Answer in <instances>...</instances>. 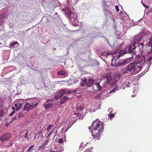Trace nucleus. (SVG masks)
<instances>
[{"label": "nucleus", "instance_id": "obj_15", "mask_svg": "<svg viewBox=\"0 0 152 152\" xmlns=\"http://www.w3.org/2000/svg\"><path fill=\"white\" fill-rule=\"evenodd\" d=\"M22 105V104L21 102H19L15 104V106L17 110H18L21 107Z\"/></svg>", "mask_w": 152, "mask_h": 152}, {"label": "nucleus", "instance_id": "obj_11", "mask_svg": "<svg viewBox=\"0 0 152 152\" xmlns=\"http://www.w3.org/2000/svg\"><path fill=\"white\" fill-rule=\"evenodd\" d=\"M135 44H136L134 43H132L130 45L128 48V51L129 53H132L133 50L136 48V47L135 46Z\"/></svg>", "mask_w": 152, "mask_h": 152}, {"label": "nucleus", "instance_id": "obj_45", "mask_svg": "<svg viewBox=\"0 0 152 152\" xmlns=\"http://www.w3.org/2000/svg\"><path fill=\"white\" fill-rule=\"evenodd\" d=\"M85 83L84 82H82V83H81V84H80V85L81 86H84L85 85V83Z\"/></svg>", "mask_w": 152, "mask_h": 152}, {"label": "nucleus", "instance_id": "obj_37", "mask_svg": "<svg viewBox=\"0 0 152 152\" xmlns=\"http://www.w3.org/2000/svg\"><path fill=\"white\" fill-rule=\"evenodd\" d=\"M117 90V89L116 88H113L110 92V93H111L113 92H114L115 91Z\"/></svg>", "mask_w": 152, "mask_h": 152}, {"label": "nucleus", "instance_id": "obj_19", "mask_svg": "<svg viewBox=\"0 0 152 152\" xmlns=\"http://www.w3.org/2000/svg\"><path fill=\"white\" fill-rule=\"evenodd\" d=\"M68 99V98L67 96H64L60 101V104H64Z\"/></svg>", "mask_w": 152, "mask_h": 152}, {"label": "nucleus", "instance_id": "obj_25", "mask_svg": "<svg viewBox=\"0 0 152 152\" xmlns=\"http://www.w3.org/2000/svg\"><path fill=\"white\" fill-rule=\"evenodd\" d=\"M54 99V101L57 100L58 99H60L61 98L60 96L58 94V95L55 96L53 98Z\"/></svg>", "mask_w": 152, "mask_h": 152}, {"label": "nucleus", "instance_id": "obj_41", "mask_svg": "<svg viewBox=\"0 0 152 152\" xmlns=\"http://www.w3.org/2000/svg\"><path fill=\"white\" fill-rule=\"evenodd\" d=\"M63 142V140L62 139H59L58 142L59 143H61Z\"/></svg>", "mask_w": 152, "mask_h": 152}, {"label": "nucleus", "instance_id": "obj_7", "mask_svg": "<svg viewBox=\"0 0 152 152\" xmlns=\"http://www.w3.org/2000/svg\"><path fill=\"white\" fill-rule=\"evenodd\" d=\"M83 82L86 83V85L87 86L90 87L94 84V80L93 78H91L87 81V79L85 78L84 79Z\"/></svg>", "mask_w": 152, "mask_h": 152}, {"label": "nucleus", "instance_id": "obj_53", "mask_svg": "<svg viewBox=\"0 0 152 152\" xmlns=\"http://www.w3.org/2000/svg\"><path fill=\"white\" fill-rule=\"evenodd\" d=\"M86 143L87 144H88V142H86Z\"/></svg>", "mask_w": 152, "mask_h": 152}, {"label": "nucleus", "instance_id": "obj_33", "mask_svg": "<svg viewBox=\"0 0 152 152\" xmlns=\"http://www.w3.org/2000/svg\"><path fill=\"white\" fill-rule=\"evenodd\" d=\"M143 6L145 8H149V6L148 5H146V4L143 3L142 2H141Z\"/></svg>", "mask_w": 152, "mask_h": 152}, {"label": "nucleus", "instance_id": "obj_32", "mask_svg": "<svg viewBox=\"0 0 152 152\" xmlns=\"http://www.w3.org/2000/svg\"><path fill=\"white\" fill-rule=\"evenodd\" d=\"M152 56H151L148 59V62H149L150 64L152 63Z\"/></svg>", "mask_w": 152, "mask_h": 152}, {"label": "nucleus", "instance_id": "obj_23", "mask_svg": "<svg viewBox=\"0 0 152 152\" xmlns=\"http://www.w3.org/2000/svg\"><path fill=\"white\" fill-rule=\"evenodd\" d=\"M95 85L96 86V87L97 88V89L95 90L96 91L97 90V91H99L102 88V87L100 85L99 83H97L96 84H95Z\"/></svg>", "mask_w": 152, "mask_h": 152}, {"label": "nucleus", "instance_id": "obj_31", "mask_svg": "<svg viewBox=\"0 0 152 152\" xmlns=\"http://www.w3.org/2000/svg\"><path fill=\"white\" fill-rule=\"evenodd\" d=\"M34 147V145H31V146L29 147L28 149V152L30 151H31V150Z\"/></svg>", "mask_w": 152, "mask_h": 152}, {"label": "nucleus", "instance_id": "obj_50", "mask_svg": "<svg viewBox=\"0 0 152 152\" xmlns=\"http://www.w3.org/2000/svg\"><path fill=\"white\" fill-rule=\"evenodd\" d=\"M82 110V108L81 107L79 109H78L79 110Z\"/></svg>", "mask_w": 152, "mask_h": 152}, {"label": "nucleus", "instance_id": "obj_36", "mask_svg": "<svg viewBox=\"0 0 152 152\" xmlns=\"http://www.w3.org/2000/svg\"><path fill=\"white\" fill-rule=\"evenodd\" d=\"M67 12V17L69 18L71 15V12L70 11H69Z\"/></svg>", "mask_w": 152, "mask_h": 152}, {"label": "nucleus", "instance_id": "obj_27", "mask_svg": "<svg viewBox=\"0 0 152 152\" xmlns=\"http://www.w3.org/2000/svg\"><path fill=\"white\" fill-rule=\"evenodd\" d=\"M16 44L18 45V43L16 41L15 42H14L12 43H10L9 45V47H13Z\"/></svg>", "mask_w": 152, "mask_h": 152}, {"label": "nucleus", "instance_id": "obj_34", "mask_svg": "<svg viewBox=\"0 0 152 152\" xmlns=\"http://www.w3.org/2000/svg\"><path fill=\"white\" fill-rule=\"evenodd\" d=\"M52 126L51 125H49L47 129V131L48 132H49L50 130L51 129V128L52 127Z\"/></svg>", "mask_w": 152, "mask_h": 152}, {"label": "nucleus", "instance_id": "obj_6", "mask_svg": "<svg viewBox=\"0 0 152 152\" xmlns=\"http://www.w3.org/2000/svg\"><path fill=\"white\" fill-rule=\"evenodd\" d=\"M12 134L10 133H5L2 135L0 137V140L4 141L9 140L11 137Z\"/></svg>", "mask_w": 152, "mask_h": 152}, {"label": "nucleus", "instance_id": "obj_40", "mask_svg": "<svg viewBox=\"0 0 152 152\" xmlns=\"http://www.w3.org/2000/svg\"><path fill=\"white\" fill-rule=\"evenodd\" d=\"M115 8L116 11H117V12H119V10L118 6H115Z\"/></svg>", "mask_w": 152, "mask_h": 152}, {"label": "nucleus", "instance_id": "obj_43", "mask_svg": "<svg viewBox=\"0 0 152 152\" xmlns=\"http://www.w3.org/2000/svg\"><path fill=\"white\" fill-rule=\"evenodd\" d=\"M113 54V52H108L107 53V55H111Z\"/></svg>", "mask_w": 152, "mask_h": 152}, {"label": "nucleus", "instance_id": "obj_21", "mask_svg": "<svg viewBox=\"0 0 152 152\" xmlns=\"http://www.w3.org/2000/svg\"><path fill=\"white\" fill-rule=\"evenodd\" d=\"M113 78L115 81V83H116L117 81L119 80L120 78V76L119 74H117L115 75V76H113Z\"/></svg>", "mask_w": 152, "mask_h": 152}, {"label": "nucleus", "instance_id": "obj_16", "mask_svg": "<svg viewBox=\"0 0 152 152\" xmlns=\"http://www.w3.org/2000/svg\"><path fill=\"white\" fill-rule=\"evenodd\" d=\"M65 90L64 89H61L60 91L58 92V94L62 98L64 94H65Z\"/></svg>", "mask_w": 152, "mask_h": 152}, {"label": "nucleus", "instance_id": "obj_54", "mask_svg": "<svg viewBox=\"0 0 152 152\" xmlns=\"http://www.w3.org/2000/svg\"><path fill=\"white\" fill-rule=\"evenodd\" d=\"M57 130H56V133H57Z\"/></svg>", "mask_w": 152, "mask_h": 152}, {"label": "nucleus", "instance_id": "obj_20", "mask_svg": "<svg viewBox=\"0 0 152 152\" xmlns=\"http://www.w3.org/2000/svg\"><path fill=\"white\" fill-rule=\"evenodd\" d=\"M66 73L64 70H61L57 72V75H62L63 76H65L66 75Z\"/></svg>", "mask_w": 152, "mask_h": 152}, {"label": "nucleus", "instance_id": "obj_13", "mask_svg": "<svg viewBox=\"0 0 152 152\" xmlns=\"http://www.w3.org/2000/svg\"><path fill=\"white\" fill-rule=\"evenodd\" d=\"M147 45L148 47H151L152 46V37L147 39Z\"/></svg>", "mask_w": 152, "mask_h": 152}, {"label": "nucleus", "instance_id": "obj_46", "mask_svg": "<svg viewBox=\"0 0 152 152\" xmlns=\"http://www.w3.org/2000/svg\"><path fill=\"white\" fill-rule=\"evenodd\" d=\"M77 116H78V117H80L81 116V113H79L78 114H77Z\"/></svg>", "mask_w": 152, "mask_h": 152}, {"label": "nucleus", "instance_id": "obj_8", "mask_svg": "<svg viewBox=\"0 0 152 152\" xmlns=\"http://www.w3.org/2000/svg\"><path fill=\"white\" fill-rule=\"evenodd\" d=\"M33 105H31L28 103H26L24 105L23 111L26 112V113L33 109Z\"/></svg>", "mask_w": 152, "mask_h": 152}, {"label": "nucleus", "instance_id": "obj_2", "mask_svg": "<svg viewBox=\"0 0 152 152\" xmlns=\"http://www.w3.org/2000/svg\"><path fill=\"white\" fill-rule=\"evenodd\" d=\"M136 62L137 64H140V65H143L145 62V58L144 56L137 55L136 56Z\"/></svg>", "mask_w": 152, "mask_h": 152}, {"label": "nucleus", "instance_id": "obj_47", "mask_svg": "<svg viewBox=\"0 0 152 152\" xmlns=\"http://www.w3.org/2000/svg\"><path fill=\"white\" fill-rule=\"evenodd\" d=\"M151 47L150 50V52L152 53V46H151Z\"/></svg>", "mask_w": 152, "mask_h": 152}, {"label": "nucleus", "instance_id": "obj_5", "mask_svg": "<svg viewBox=\"0 0 152 152\" xmlns=\"http://www.w3.org/2000/svg\"><path fill=\"white\" fill-rule=\"evenodd\" d=\"M95 124V126L94 128V129L99 130L102 132L104 130V125L103 123L101 122H94V124Z\"/></svg>", "mask_w": 152, "mask_h": 152}, {"label": "nucleus", "instance_id": "obj_10", "mask_svg": "<svg viewBox=\"0 0 152 152\" xmlns=\"http://www.w3.org/2000/svg\"><path fill=\"white\" fill-rule=\"evenodd\" d=\"M142 37V36L141 34H138L136 35L134 38L133 40L134 42V43L136 44L137 42H139L140 40Z\"/></svg>", "mask_w": 152, "mask_h": 152}, {"label": "nucleus", "instance_id": "obj_51", "mask_svg": "<svg viewBox=\"0 0 152 152\" xmlns=\"http://www.w3.org/2000/svg\"><path fill=\"white\" fill-rule=\"evenodd\" d=\"M16 118V116L13 118V119L12 121L14 120Z\"/></svg>", "mask_w": 152, "mask_h": 152}, {"label": "nucleus", "instance_id": "obj_1", "mask_svg": "<svg viewBox=\"0 0 152 152\" xmlns=\"http://www.w3.org/2000/svg\"><path fill=\"white\" fill-rule=\"evenodd\" d=\"M137 68H141V67L137 65L136 61L130 63L127 66L126 68V70L127 73H133Z\"/></svg>", "mask_w": 152, "mask_h": 152}, {"label": "nucleus", "instance_id": "obj_17", "mask_svg": "<svg viewBox=\"0 0 152 152\" xmlns=\"http://www.w3.org/2000/svg\"><path fill=\"white\" fill-rule=\"evenodd\" d=\"M78 89H77L75 90L72 91L65 90V94H70L71 93H74V94H78V92H77V91H78L77 90Z\"/></svg>", "mask_w": 152, "mask_h": 152}, {"label": "nucleus", "instance_id": "obj_39", "mask_svg": "<svg viewBox=\"0 0 152 152\" xmlns=\"http://www.w3.org/2000/svg\"><path fill=\"white\" fill-rule=\"evenodd\" d=\"M28 131L26 133V134L24 137L26 138H27L28 137Z\"/></svg>", "mask_w": 152, "mask_h": 152}, {"label": "nucleus", "instance_id": "obj_26", "mask_svg": "<svg viewBox=\"0 0 152 152\" xmlns=\"http://www.w3.org/2000/svg\"><path fill=\"white\" fill-rule=\"evenodd\" d=\"M93 148L91 147L87 149H86L84 152H92Z\"/></svg>", "mask_w": 152, "mask_h": 152}, {"label": "nucleus", "instance_id": "obj_22", "mask_svg": "<svg viewBox=\"0 0 152 152\" xmlns=\"http://www.w3.org/2000/svg\"><path fill=\"white\" fill-rule=\"evenodd\" d=\"M25 111H23V110H22L19 113L18 118H20L24 116L25 114V113H24Z\"/></svg>", "mask_w": 152, "mask_h": 152}, {"label": "nucleus", "instance_id": "obj_52", "mask_svg": "<svg viewBox=\"0 0 152 152\" xmlns=\"http://www.w3.org/2000/svg\"><path fill=\"white\" fill-rule=\"evenodd\" d=\"M12 109H13V110H14V109H15V108L14 107H12Z\"/></svg>", "mask_w": 152, "mask_h": 152}, {"label": "nucleus", "instance_id": "obj_28", "mask_svg": "<svg viewBox=\"0 0 152 152\" xmlns=\"http://www.w3.org/2000/svg\"><path fill=\"white\" fill-rule=\"evenodd\" d=\"M86 143V142H82L81 143V145L80 146L79 148L81 149L82 147L83 148H84L86 145L85 144Z\"/></svg>", "mask_w": 152, "mask_h": 152}, {"label": "nucleus", "instance_id": "obj_14", "mask_svg": "<svg viewBox=\"0 0 152 152\" xmlns=\"http://www.w3.org/2000/svg\"><path fill=\"white\" fill-rule=\"evenodd\" d=\"M28 103L30 105H33V107L34 108L36 107L38 104V102H37L33 100L30 101Z\"/></svg>", "mask_w": 152, "mask_h": 152}, {"label": "nucleus", "instance_id": "obj_4", "mask_svg": "<svg viewBox=\"0 0 152 152\" xmlns=\"http://www.w3.org/2000/svg\"><path fill=\"white\" fill-rule=\"evenodd\" d=\"M102 132L101 131H99V130L94 129L92 131V135L95 140L99 139V138L101 136V134Z\"/></svg>", "mask_w": 152, "mask_h": 152}, {"label": "nucleus", "instance_id": "obj_24", "mask_svg": "<svg viewBox=\"0 0 152 152\" xmlns=\"http://www.w3.org/2000/svg\"><path fill=\"white\" fill-rule=\"evenodd\" d=\"M54 99V101L57 100L58 99H60L61 98L60 96L58 94V95L55 96L53 98Z\"/></svg>", "mask_w": 152, "mask_h": 152}, {"label": "nucleus", "instance_id": "obj_30", "mask_svg": "<svg viewBox=\"0 0 152 152\" xmlns=\"http://www.w3.org/2000/svg\"><path fill=\"white\" fill-rule=\"evenodd\" d=\"M4 114V111L1 110H0V117H2L3 116Z\"/></svg>", "mask_w": 152, "mask_h": 152}, {"label": "nucleus", "instance_id": "obj_38", "mask_svg": "<svg viewBox=\"0 0 152 152\" xmlns=\"http://www.w3.org/2000/svg\"><path fill=\"white\" fill-rule=\"evenodd\" d=\"M55 129H53L52 131H51L49 134L48 135V136L51 135L54 132Z\"/></svg>", "mask_w": 152, "mask_h": 152}, {"label": "nucleus", "instance_id": "obj_18", "mask_svg": "<svg viewBox=\"0 0 152 152\" xmlns=\"http://www.w3.org/2000/svg\"><path fill=\"white\" fill-rule=\"evenodd\" d=\"M130 61V58H126L121 63H120V65H124L128 63Z\"/></svg>", "mask_w": 152, "mask_h": 152}, {"label": "nucleus", "instance_id": "obj_49", "mask_svg": "<svg viewBox=\"0 0 152 152\" xmlns=\"http://www.w3.org/2000/svg\"><path fill=\"white\" fill-rule=\"evenodd\" d=\"M79 118L80 119H82L83 118V117L81 115V116L79 117Z\"/></svg>", "mask_w": 152, "mask_h": 152}, {"label": "nucleus", "instance_id": "obj_12", "mask_svg": "<svg viewBox=\"0 0 152 152\" xmlns=\"http://www.w3.org/2000/svg\"><path fill=\"white\" fill-rule=\"evenodd\" d=\"M53 106V104L52 103H49L45 104L44 105V107L46 110H47L50 108H51Z\"/></svg>", "mask_w": 152, "mask_h": 152}, {"label": "nucleus", "instance_id": "obj_9", "mask_svg": "<svg viewBox=\"0 0 152 152\" xmlns=\"http://www.w3.org/2000/svg\"><path fill=\"white\" fill-rule=\"evenodd\" d=\"M123 54L122 53V52H120V53H119L118 54V55H116V56H115L113 57V58L112 60V64H111V65H112V66H117V65L116 64V65H115V64H113V61H115V59H118L119 57L121 56V55H123Z\"/></svg>", "mask_w": 152, "mask_h": 152}, {"label": "nucleus", "instance_id": "obj_48", "mask_svg": "<svg viewBox=\"0 0 152 152\" xmlns=\"http://www.w3.org/2000/svg\"><path fill=\"white\" fill-rule=\"evenodd\" d=\"M112 108H109V109H108V111H112V110H112Z\"/></svg>", "mask_w": 152, "mask_h": 152}, {"label": "nucleus", "instance_id": "obj_35", "mask_svg": "<svg viewBox=\"0 0 152 152\" xmlns=\"http://www.w3.org/2000/svg\"><path fill=\"white\" fill-rule=\"evenodd\" d=\"M54 101V100L53 98L50 99H49L47 101V102H53Z\"/></svg>", "mask_w": 152, "mask_h": 152}, {"label": "nucleus", "instance_id": "obj_3", "mask_svg": "<svg viewBox=\"0 0 152 152\" xmlns=\"http://www.w3.org/2000/svg\"><path fill=\"white\" fill-rule=\"evenodd\" d=\"M105 78L107 79V83L111 86L114 85L115 83V81L113 78V76H111L108 74L106 75Z\"/></svg>", "mask_w": 152, "mask_h": 152}, {"label": "nucleus", "instance_id": "obj_29", "mask_svg": "<svg viewBox=\"0 0 152 152\" xmlns=\"http://www.w3.org/2000/svg\"><path fill=\"white\" fill-rule=\"evenodd\" d=\"M139 46L140 48V50H141L142 51L143 50V48L144 46V44L143 43H140L139 45Z\"/></svg>", "mask_w": 152, "mask_h": 152}, {"label": "nucleus", "instance_id": "obj_42", "mask_svg": "<svg viewBox=\"0 0 152 152\" xmlns=\"http://www.w3.org/2000/svg\"><path fill=\"white\" fill-rule=\"evenodd\" d=\"M109 117L111 118L114 117V115L113 114H110L109 115Z\"/></svg>", "mask_w": 152, "mask_h": 152}, {"label": "nucleus", "instance_id": "obj_44", "mask_svg": "<svg viewBox=\"0 0 152 152\" xmlns=\"http://www.w3.org/2000/svg\"><path fill=\"white\" fill-rule=\"evenodd\" d=\"M15 111L13 110L10 114V116H12L15 113Z\"/></svg>", "mask_w": 152, "mask_h": 152}]
</instances>
